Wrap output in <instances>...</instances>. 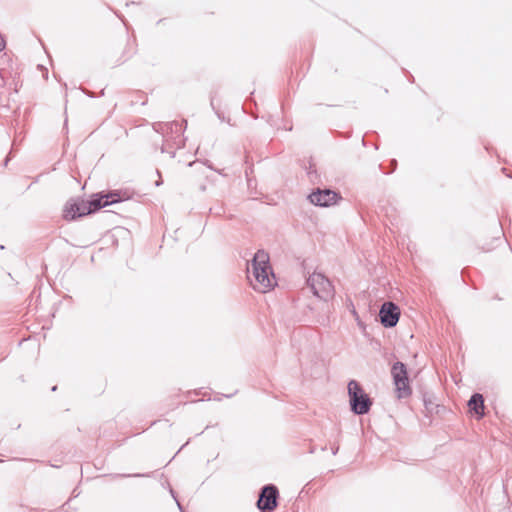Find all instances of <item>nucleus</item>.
<instances>
[{
	"mask_svg": "<svg viewBox=\"0 0 512 512\" xmlns=\"http://www.w3.org/2000/svg\"><path fill=\"white\" fill-rule=\"evenodd\" d=\"M468 407L477 416V419L483 418L485 408L483 395L474 393L468 400Z\"/></svg>",
	"mask_w": 512,
	"mask_h": 512,
	"instance_id": "nucleus-11",
	"label": "nucleus"
},
{
	"mask_svg": "<svg viewBox=\"0 0 512 512\" xmlns=\"http://www.w3.org/2000/svg\"><path fill=\"white\" fill-rule=\"evenodd\" d=\"M307 284L313 294L319 299L327 302L335 295L334 286L331 281L322 273H313L307 279Z\"/></svg>",
	"mask_w": 512,
	"mask_h": 512,
	"instance_id": "nucleus-4",
	"label": "nucleus"
},
{
	"mask_svg": "<svg viewBox=\"0 0 512 512\" xmlns=\"http://www.w3.org/2000/svg\"><path fill=\"white\" fill-rule=\"evenodd\" d=\"M4 48H5V40H4V38L0 35V51H2Z\"/></svg>",
	"mask_w": 512,
	"mask_h": 512,
	"instance_id": "nucleus-18",
	"label": "nucleus"
},
{
	"mask_svg": "<svg viewBox=\"0 0 512 512\" xmlns=\"http://www.w3.org/2000/svg\"><path fill=\"white\" fill-rule=\"evenodd\" d=\"M392 164L394 165V167L396 166V160H393L392 161Z\"/></svg>",
	"mask_w": 512,
	"mask_h": 512,
	"instance_id": "nucleus-26",
	"label": "nucleus"
},
{
	"mask_svg": "<svg viewBox=\"0 0 512 512\" xmlns=\"http://www.w3.org/2000/svg\"><path fill=\"white\" fill-rule=\"evenodd\" d=\"M380 323L385 328H393L400 318V308L391 301L384 302L379 310Z\"/></svg>",
	"mask_w": 512,
	"mask_h": 512,
	"instance_id": "nucleus-8",
	"label": "nucleus"
},
{
	"mask_svg": "<svg viewBox=\"0 0 512 512\" xmlns=\"http://www.w3.org/2000/svg\"><path fill=\"white\" fill-rule=\"evenodd\" d=\"M350 409L355 415L367 414L372 406V399L356 380H350L347 386Z\"/></svg>",
	"mask_w": 512,
	"mask_h": 512,
	"instance_id": "nucleus-3",
	"label": "nucleus"
},
{
	"mask_svg": "<svg viewBox=\"0 0 512 512\" xmlns=\"http://www.w3.org/2000/svg\"><path fill=\"white\" fill-rule=\"evenodd\" d=\"M279 490L274 484L264 485L259 492L256 506L260 512H273L278 505Z\"/></svg>",
	"mask_w": 512,
	"mask_h": 512,
	"instance_id": "nucleus-6",
	"label": "nucleus"
},
{
	"mask_svg": "<svg viewBox=\"0 0 512 512\" xmlns=\"http://www.w3.org/2000/svg\"><path fill=\"white\" fill-rule=\"evenodd\" d=\"M176 504H177V506H178V508H179V510H180L181 512H185V511H184V509H183V507H182V505H181V503H180L178 500L176 501Z\"/></svg>",
	"mask_w": 512,
	"mask_h": 512,
	"instance_id": "nucleus-21",
	"label": "nucleus"
},
{
	"mask_svg": "<svg viewBox=\"0 0 512 512\" xmlns=\"http://www.w3.org/2000/svg\"><path fill=\"white\" fill-rule=\"evenodd\" d=\"M176 504H177V506H178V508H179V510H180L181 512H185V511H184V509H183V507H182V505H181V503H180L178 500L176 501Z\"/></svg>",
	"mask_w": 512,
	"mask_h": 512,
	"instance_id": "nucleus-20",
	"label": "nucleus"
},
{
	"mask_svg": "<svg viewBox=\"0 0 512 512\" xmlns=\"http://www.w3.org/2000/svg\"><path fill=\"white\" fill-rule=\"evenodd\" d=\"M156 173H157V175L159 176V180H157V181L155 182V185H156V186H161V185H162V183H163V182H162V180H161V173H160V171H159V170H156Z\"/></svg>",
	"mask_w": 512,
	"mask_h": 512,
	"instance_id": "nucleus-16",
	"label": "nucleus"
},
{
	"mask_svg": "<svg viewBox=\"0 0 512 512\" xmlns=\"http://www.w3.org/2000/svg\"><path fill=\"white\" fill-rule=\"evenodd\" d=\"M167 486H168V488H169V492H170L171 496L173 497V499H174L175 501H177V500H178V498H177L176 492L173 490V488L170 486V484H169V483H167Z\"/></svg>",
	"mask_w": 512,
	"mask_h": 512,
	"instance_id": "nucleus-14",
	"label": "nucleus"
},
{
	"mask_svg": "<svg viewBox=\"0 0 512 512\" xmlns=\"http://www.w3.org/2000/svg\"><path fill=\"white\" fill-rule=\"evenodd\" d=\"M8 161H9V158L7 157L4 161V165H7L8 164Z\"/></svg>",
	"mask_w": 512,
	"mask_h": 512,
	"instance_id": "nucleus-23",
	"label": "nucleus"
},
{
	"mask_svg": "<svg viewBox=\"0 0 512 512\" xmlns=\"http://www.w3.org/2000/svg\"><path fill=\"white\" fill-rule=\"evenodd\" d=\"M224 396L227 397V398H230V397L233 396V394H228V395H224Z\"/></svg>",
	"mask_w": 512,
	"mask_h": 512,
	"instance_id": "nucleus-25",
	"label": "nucleus"
},
{
	"mask_svg": "<svg viewBox=\"0 0 512 512\" xmlns=\"http://www.w3.org/2000/svg\"><path fill=\"white\" fill-rule=\"evenodd\" d=\"M88 200L83 198H72L64 206L63 217L65 220L71 221L91 214Z\"/></svg>",
	"mask_w": 512,
	"mask_h": 512,
	"instance_id": "nucleus-7",
	"label": "nucleus"
},
{
	"mask_svg": "<svg viewBox=\"0 0 512 512\" xmlns=\"http://www.w3.org/2000/svg\"><path fill=\"white\" fill-rule=\"evenodd\" d=\"M154 130L162 134V153H168L171 158L176 156V150L184 146L183 126L177 121L167 123H155Z\"/></svg>",
	"mask_w": 512,
	"mask_h": 512,
	"instance_id": "nucleus-2",
	"label": "nucleus"
},
{
	"mask_svg": "<svg viewBox=\"0 0 512 512\" xmlns=\"http://www.w3.org/2000/svg\"><path fill=\"white\" fill-rule=\"evenodd\" d=\"M381 211H384L385 212V215L387 217H392V215H389V212H388V209H386L384 206L381 207ZM396 220V217L393 216V220H391V223L393 224V221Z\"/></svg>",
	"mask_w": 512,
	"mask_h": 512,
	"instance_id": "nucleus-15",
	"label": "nucleus"
},
{
	"mask_svg": "<svg viewBox=\"0 0 512 512\" xmlns=\"http://www.w3.org/2000/svg\"><path fill=\"white\" fill-rule=\"evenodd\" d=\"M391 375L395 385V391L399 399L407 398L412 394L409 384L407 367L403 362L397 361L392 365Z\"/></svg>",
	"mask_w": 512,
	"mask_h": 512,
	"instance_id": "nucleus-5",
	"label": "nucleus"
},
{
	"mask_svg": "<svg viewBox=\"0 0 512 512\" xmlns=\"http://www.w3.org/2000/svg\"><path fill=\"white\" fill-rule=\"evenodd\" d=\"M340 195L336 193L335 191H332L330 189H316L311 194H309L308 199L309 201L319 207H329L337 202L338 199H340Z\"/></svg>",
	"mask_w": 512,
	"mask_h": 512,
	"instance_id": "nucleus-9",
	"label": "nucleus"
},
{
	"mask_svg": "<svg viewBox=\"0 0 512 512\" xmlns=\"http://www.w3.org/2000/svg\"><path fill=\"white\" fill-rule=\"evenodd\" d=\"M122 199L120 197V194L116 191L109 192L107 194H94L92 195L91 199L88 200V204L91 210V214L97 212L103 207L121 202Z\"/></svg>",
	"mask_w": 512,
	"mask_h": 512,
	"instance_id": "nucleus-10",
	"label": "nucleus"
},
{
	"mask_svg": "<svg viewBox=\"0 0 512 512\" xmlns=\"http://www.w3.org/2000/svg\"><path fill=\"white\" fill-rule=\"evenodd\" d=\"M153 473H133V474H125V473H117L110 475L113 479H119V478H140V477H151Z\"/></svg>",
	"mask_w": 512,
	"mask_h": 512,
	"instance_id": "nucleus-12",
	"label": "nucleus"
},
{
	"mask_svg": "<svg viewBox=\"0 0 512 512\" xmlns=\"http://www.w3.org/2000/svg\"><path fill=\"white\" fill-rule=\"evenodd\" d=\"M331 451H332V454L333 455H336L339 451V446L338 445H334L331 447Z\"/></svg>",
	"mask_w": 512,
	"mask_h": 512,
	"instance_id": "nucleus-19",
	"label": "nucleus"
},
{
	"mask_svg": "<svg viewBox=\"0 0 512 512\" xmlns=\"http://www.w3.org/2000/svg\"><path fill=\"white\" fill-rule=\"evenodd\" d=\"M252 275L255 282L251 281L253 288L265 293L274 287L275 275L269 262V255L264 250H258L251 261Z\"/></svg>",
	"mask_w": 512,
	"mask_h": 512,
	"instance_id": "nucleus-1",
	"label": "nucleus"
},
{
	"mask_svg": "<svg viewBox=\"0 0 512 512\" xmlns=\"http://www.w3.org/2000/svg\"><path fill=\"white\" fill-rule=\"evenodd\" d=\"M51 390H52V391H56V390H57V386H56V385H55V386H53Z\"/></svg>",
	"mask_w": 512,
	"mask_h": 512,
	"instance_id": "nucleus-24",
	"label": "nucleus"
},
{
	"mask_svg": "<svg viewBox=\"0 0 512 512\" xmlns=\"http://www.w3.org/2000/svg\"><path fill=\"white\" fill-rule=\"evenodd\" d=\"M318 322L321 324V325H327L328 322H329V319L328 317H322V319H319Z\"/></svg>",
	"mask_w": 512,
	"mask_h": 512,
	"instance_id": "nucleus-17",
	"label": "nucleus"
},
{
	"mask_svg": "<svg viewBox=\"0 0 512 512\" xmlns=\"http://www.w3.org/2000/svg\"><path fill=\"white\" fill-rule=\"evenodd\" d=\"M131 55H132L131 53L129 55H127L123 61H126L127 59H129L131 57Z\"/></svg>",
	"mask_w": 512,
	"mask_h": 512,
	"instance_id": "nucleus-22",
	"label": "nucleus"
},
{
	"mask_svg": "<svg viewBox=\"0 0 512 512\" xmlns=\"http://www.w3.org/2000/svg\"><path fill=\"white\" fill-rule=\"evenodd\" d=\"M306 170H307V174H308L309 178L312 180L313 179V175L316 176L315 165L310 162L309 166L306 167Z\"/></svg>",
	"mask_w": 512,
	"mask_h": 512,
	"instance_id": "nucleus-13",
	"label": "nucleus"
}]
</instances>
